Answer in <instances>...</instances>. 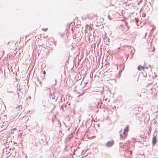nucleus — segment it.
Instances as JSON below:
<instances>
[{"label": "nucleus", "mask_w": 158, "mask_h": 158, "mask_svg": "<svg viewBox=\"0 0 158 158\" xmlns=\"http://www.w3.org/2000/svg\"><path fill=\"white\" fill-rule=\"evenodd\" d=\"M145 67L144 66H142L141 65H139L138 67V70L140 71L141 70H144V69Z\"/></svg>", "instance_id": "7ed1b4c3"}, {"label": "nucleus", "mask_w": 158, "mask_h": 158, "mask_svg": "<svg viewBox=\"0 0 158 158\" xmlns=\"http://www.w3.org/2000/svg\"><path fill=\"white\" fill-rule=\"evenodd\" d=\"M129 131V127L127 126L124 129V131L122 134H120L121 138L122 139H124L127 135V134Z\"/></svg>", "instance_id": "f257e3e1"}, {"label": "nucleus", "mask_w": 158, "mask_h": 158, "mask_svg": "<svg viewBox=\"0 0 158 158\" xmlns=\"http://www.w3.org/2000/svg\"><path fill=\"white\" fill-rule=\"evenodd\" d=\"M156 136H154L152 139V144L154 145L156 142Z\"/></svg>", "instance_id": "20e7f679"}, {"label": "nucleus", "mask_w": 158, "mask_h": 158, "mask_svg": "<svg viewBox=\"0 0 158 158\" xmlns=\"http://www.w3.org/2000/svg\"><path fill=\"white\" fill-rule=\"evenodd\" d=\"M130 155H131L132 154V151H130Z\"/></svg>", "instance_id": "423d86ee"}, {"label": "nucleus", "mask_w": 158, "mask_h": 158, "mask_svg": "<svg viewBox=\"0 0 158 158\" xmlns=\"http://www.w3.org/2000/svg\"><path fill=\"white\" fill-rule=\"evenodd\" d=\"M43 73L44 75H45L46 73L45 71H44Z\"/></svg>", "instance_id": "39448f33"}, {"label": "nucleus", "mask_w": 158, "mask_h": 158, "mask_svg": "<svg viewBox=\"0 0 158 158\" xmlns=\"http://www.w3.org/2000/svg\"><path fill=\"white\" fill-rule=\"evenodd\" d=\"M108 18H109V19H111L110 18V16H108Z\"/></svg>", "instance_id": "0eeeda50"}, {"label": "nucleus", "mask_w": 158, "mask_h": 158, "mask_svg": "<svg viewBox=\"0 0 158 158\" xmlns=\"http://www.w3.org/2000/svg\"><path fill=\"white\" fill-rule=\"evenodd\" d=\"M114 141L113 140H111L110 141L108 142L107 143L106 145L108 147H110L112 146L113 145V144H114Z\"/></svg>", "instance_id": "f03ea898"}]
</instances>
